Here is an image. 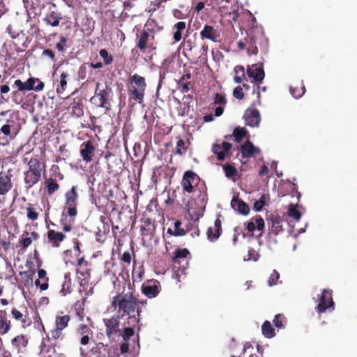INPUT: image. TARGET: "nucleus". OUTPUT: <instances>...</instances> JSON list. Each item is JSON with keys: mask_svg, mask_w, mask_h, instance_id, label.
<instances>
[{"mask_svg": "<svg viewBox=\"0 0 357 357\" xmlns=\"http://www.w3.org/2000/svg\"><path fill=\"white\" fill-rule=\"evenodd\" d=\"M260 152V149L255 147L250 140H247L241 146V153L243 158H251L255 154H259Z\"/></svg>", "mask_w": 357, "mask_h": 357, "instance_id": "23", "label": "nucleus"}, {"mask_svg": "<svg viewBox=\"0 0 357 357\" xmlns=\"http://www.w3.org/2000/svg\"><path fill=\"white\" fill-rule=\"evenodd\" d=\"M77 185H73L64 195V208L70 217H75L77 215V206L78 204L79 195Z\"/></svg>", "mask_w": 357, "mask_h": 357, "instance_id": "6", "label": "nucleus"}, {"mask_svg": "<svg viewBox=\"0 0 357 357\" xmlns=\"http://www.w3.org/2000/svg\"><path fill=\"white\" fill-rule=\"evenodd\" d=\"M39 238V234L36 231L29 232L24 231L22 235L19 239V245L22 250H26V248L32 243L33 240H37Z\"/></svg>", "mask_w": 357, "mask_h": 357, "instance_id": "20", "label": "nucleus"}, {"mask_svg": "<svg viewBox=\"0 0 357 357\" xmlns=\"http://www.w3.org/2000/svg\"><path fill=\"white\" fill-rule=\"evenodd\" d=\"M79 77L82 79H84L86 77V66L85 64L82 65L78 70Z\"/></svg>", "mask_w": 357, "mask_h": 357, "instance_id": "63", "label": "nucleus"}, {"mask_svg": "<svg viewBox=\"0 0 357 357\" xmlns=\"http://www.w3.org/2000/svg\"><path fill=\"white\" fill-rule=\"evenodd\" d=\"M250 45L248 47L247 51L249 55H256L258 53V48L256 45V38L254 36H250Z\"/></svg>", "mask_w": 357, "mask_h": 357, "instance_id": "47", "label": "nucleus"}, {"mask_svg": "<svg viewBox=\"0 0 357 357\" xmlns=\"http://www.w3.org/2000/svg\"><path fill=\"white\" fill-rule=\"evenodd\" d=\"M103 323L105 326V334L109 339L120 336L119 316H112L109 319H104Z\"/></svg>", "mask_w": 357, "mask_h": 357, "instance_id": "8", "label": "nucleus"}, {"mask_svg": "<svg viewBox=\"0 0 357 357\" xmlns=\"http://www.w3.org/2000/svg\"><path fill=\"white\" fill-rule=\"evenodd\" d=\"M223 169L225 173V176L227 178H233L234 176H237L238 172L234 166L231 164L227 163L223 165Z\"/></svg>", "mask_w": 357, "mask_h": 357, "instance_id": "43", "label": "nucleus"}, {"mask_svg": "<svg viewBox=\"0 0 357 357\" xmlns=\"http://www.w3.org/2000/svg\"><path fill=\"white\" fill-rule=\"evenodd\" d=\"M154 33L153 29H144L138 36L136 47L142 52H145L146 49H149V52L155 50L156 45L154 43Z\"/></svg>", "mask_w": 357, "mask_h": 357, "instance_id": "5", "label": "nucleus"}, {"mask_svg": "<svg viewBox=\"0 0 357 357\" xmlns=\"http://www.w3.org/2000/svg\"><path fill=\"white\" fill-rule=\"evenodd\" d=\"M42 56H48L52 60V61H53V62L56 61L55 54H54V52L50 49L44 50L42 53Z\"/></svg>", "mask_w": 357, "mask_h": 357, "instance_id": "61", "label": "nucleus"}, {"mask_svg": "<svg viewBox=\"0 0 357 357\" xmlns=\"http://www.w3.org/2000/svg\"><path fill=\"white\" fill-rule=\"evenodd\" d=\"M70 320V317L68 315L57 316L55 321L56 327L63 330L68 326Z\"/></svg>", "mask_w": 357, "mask_h": 357, "instance_id": "38", "label": "nucleus"}, {"mask_svg": "<svg viewBox=\"0 0 357 357\" xmlns=\"http://www.w3.org/2000/svg\"><path fill=\"white\" fill-rule=\"evenodd\" d=\"M43 169L39 159L31 158L29 160L26 169L24 172V182L26 188H31L41 180Z\"/></svg>", "mask_w": 357, "mask_h": 357, "instance_id": "3", "label": "nucleus"}, {"mask_svg": "<svg viewBox=\"0 0 357 357\" xmlns=\"http://www.w3.org/2000/svg\"><path fill=\"white\" fill-rule=\"evenodd\" d=\"M259 112L257 109L248 110L245 114V124L250 127H257L260 123Z\"/></svg>", "mask_w": 357, "mask_h": 357, "instance_id": "24", "label": "nucleus"}, {"mask_svg": "<svg viewBox=\"0 0 357 357\" xmlns=\"http://www.w3.org/2000/svg\"><path fill=\"white\" fill-rule=\"evenodd\" d=\"M167 232L176 236H184L186 234V231L181 227V222L180 220H176L174 222V231L172 229L169 228Z\"/></svg>", "mask_w": 357, "mask_h": 357, "instance_id": "37", "label": "nucleus"}, {"mask_svg": "<svg viewBox=\"0 0 357 357\" xmlns=\"http://www.w3.org/2000/svg\"><path fill=\"white\" fill-rule=\"evenodd\" d=\"M231 149V144L227 142H223L222 145L213 144L212 151L216 155L217 159L220 161L225 160V154Z\"/></svg>", "mask_w": 357, "mask_h": 357, "instance_id": "21", "label": "nucleus"}, {"mask_svg": "<svg viewBox=\"0 0 357 357\" xmlns=\"http://www.w3.org/2000/svg\"><path fill=\"white\" fill-rule=\"evenodd\" d=\"M34 275L35 270L32 268L21 273V275L24 278V284L25 286H29L32 284Z\"/></svg>", "mask_w": 357, "mask_h": 357, "instance_id": "39", "label": "nucleus"}, {"mask_svg": "<svg viewBox=\"0 0 357 357\" xmlns=\"http://www.w3.org/2000/svg\"><path fill=\"white\" fill-rule=\"evenodd\" d=\"M45 184L48 195H52L59 189V185L52 178H46Z\"/></svg>", "mask_w": 357, "mask_h": 357, "instance_id": "35", "label": "nucleus"}, {"mask_svg": "<svg viewBox=\"0 0 357 357\" xmlns=\"http://www.w3.org/2000/svg\"><path fill=\"white\" fill-rule=\"evenodd\" d=\"M121 261L128 264L131 262V255L129 252H125L121 257Z\"/></svg>", "mask_w": 357, "mask_h": 357, "instance_id": "64", "label": "nucleus"}, {"mask_svg": "<svg viewBox=\"0 0 357 357\" xmlns=\"http://www.w3.org/2000/svg\"><path fill=\"white\" fill-rule=\"evenodd\" d=\"M280 278V274L276 270H273V273L271 274L268 280V284L270 287L274 286L278 284V281Z\"/></svg>", "mask_w": 357, "mask_h": 357, "instance_id": "52", "label": "nucleus"}, {"mask_svg": "<svg viewBox=\"0 0 357 357\" xmlns=\"http://www.w3.org/2000/svg\"><path fill=\"white\" fill-rule=\"evenodd\" d=\"M266 199V195L262 194L260 199L257 200L254 203V208L257 211H260L262 210L264 206L265 205V202Z\"/></svg>", "mask_w": 357, "mask_h": 357, "instance_id": "51", "label": "nucleus"}, {"mask_svg": "<svg viewBox=\"0 0 357 357\" xmlns=\"http://www.w3.org/2000/svg\"><path fill=\"white\" fill-rule=\"evenodd\" d=\"M162 2H163L162 0H154L151 1L149 7V13H153L157 10L160 8Z\"/></svg>", "mask_w": 357, "mask_h": 357, "instance_id": "58", "label": "nucleus"}, {"mask_svg": "<svg viewBox=\"0 0 357 357\" xmlns=\"http://www.w3.org/2000/svg\"><path fill=\"white\" fill-rule=\"evenodd\" d=\"M68 75L64 72H63L60 75V83L56 88V92L58 94L63 93L67 87V77Z\"/></svg>", "mask_w": 357, "mask_h": 357, "instance_id": "41", "label": "nucleus"}, {"mask_svg": "<svg viewBox=\"0 0 357 357\" xmlns=\"http://www.w3.org/2000/svg\"><path fill=\"white\" fill-rule=\"evenodd\" d=\"M28 344L29 338L24 334L17 335L11 340L12 347L18 354L22 353Z\"/></svg>", "mask_w": 357, "mask_h": 357, "instance_id": "17", "label": "nucleus"}, {"mask_svg": "<svg viewBox=\"0 0 357 357\" xmlns=\"http://www.w3.org/2000/svg\"><path fill=\"white\" fill-rule=\"evenodd\" d=\"M76 332L79 335H91L92 336L93 331L91 327L87 324H79L76 329Z\"/></svg>", "mask_w": 357, "mask_h": 357, "instance_id": "46", "label": "nucleus"}, {"mask_svg": "<svg viewBox=\"0 0 357 357\" xmlns=\"http://www.w3.org/2000/svg\"><path fill=\"white\" fill-rule=\"evenodd\" d=\"M190 255V253L187 248H178L176 250V251L174 252V255L172 258V261L174 264H181L182 261L186 260L188 256Z\"/></svg>", "mask_w": 357, "mask_h": 357, "instance_id": "30", "label": "nucleus"}, {"mask_svg": "<svg viewBox=\"0 0 357 357\" xmlns=\"http://www.w3.org/2000/svg\"><path fill=\"white\" fill-rule=\"evenodd\" d=\"M47 243L53 248H59L66 238V235L54 229H49L47 233Z\"/></svg>", "mask_w": 357, "mask_h": 357, "instance_id": "16", "label": "nucleus"}, {"mask_svg": "<svg viewBox=\"0 0 357 357\" xmlns=\"http://www.w3.org/2000/svg\"><path fill=\"white\" fill-rule=\"evenodd\" d=\"M187 147L185 146V143L184 140L182 139H179L176 143V153L179 155H183L186 152Z\"/></svg>", "mask_w": 357, "mask_h": 357, "instance_id": "54", "label": "nucleus"}, {"mask_svg": "<svg viewBox=\"0 0 357 357\" xmlns=\"http://www.w3.org/2000/svg\"><path fill=\"white\" fill-rule=\"evenodd\" d=\"M183 44L184 51L191 52L195 47V43L191 39L184 38Z\"/></svg>", "mask_w": 357, "mask_h": 357, "instance_id": "56", "label": "nucleus"}, {"mask_svg": "<svg viewBox=\"0 0 357 357\" xmlns=\"http://www.w3.org/2000/svg\"><path fill=\"white\" fill-rule=\"evenodd\" d=\"M27 218L31 220H36L38 218V213L36 211L35 208L31 204L27 207Z\"/></svg>", "mask_w": 357, "mask_h": 357, "instance_id": "55", "label": "nucleus"}, {"mask_svg": "<svg viewBox=\"0 0 357 357\" xmlns=\"http://www.w3.org/2000/svg\"><path fill=\"white\" fill-rule=\"evenodd\" d=\"M112 306L117 310L119 317L128 315L133 326L139 321L142 309L138 306V299L133 292L118 294L113 298Z\"/></svg>", "mask_w": 357, "mask_h": 357, "instance_id": "2", "label": "nucleus"}, {"mask_svg": "<svg viewBox=\"0 0 357 357\" xmlns=\"http://www.w3.org/2000/svg\"><path fill=\"white\" fill-rule=\"evenodd\" d=\"M72 280L70 278V273H66L64 276V281L61 285V289L60 290V294L63 296H66V295L70 294L72 292Z\"/></svg>", "mask_w": 357, "mask_h": 357, "instance_id": "31", "label": "nucleus"}, {"mask_svg": "<svg viewBox=\"0 0 357 357\" xmlns=\"http://www.w3.org/2000/svg\"><path fill=\"white\" fill-rule=\"evenodd\" d=\"M246 229L249 232H252L256 229L259 231H262L264 229V219L260 215L252 218L251 221L246 223Z\"/></svg>", "mask_w": 357, "mask_h": 357, "instance_id": "29", "label": "nucleus"}, {"mask_svg": "<svg viewBox=\"0 0 357 357\" xmlns=\"http://www.w3.org/2000/svg\"><path fill=\"white\" fill-rule=\"evenodd\" d=\"M200 36L202 39H206L213 43H217L220 40V31L218 26L215 28L213 26L206 24L200 31Z\"/></svg>", "mask_w": 357, "mask_h": 357, "instance_id": "13", "label": "nucleus"}, {"mask_svg": "<svg viewBox=\"0 0 357 357\" xmlns=\"http://www.w3.org/2000/svg\"><path fill=\"white\" fill-rule=\"evenodd\" d=\"M261 332L264 337L272 338L275 335V328L269 321H265L261 326Z\"/></svg>", "mask_w": 357, "mask_h": 357, "instance_id": "34", "label": "nucleus"}, {"mask_svg": "<svg viewBox=\"0 0 357 357\" xmlns=\"http://www.w3.org/2000/svg\"><path fill=\"white\" fill-rule=\"evenodd\" d=\"M287 323V318L282 314H277L273 319L274 326L280 329L284 328Z\"/></svg>", "mask_w": 357, "mask_h": 357, "instance_id": "40", "label": "nucleus"}, {"mask_svg": "<svg viewBox=\"0 0 357 357\" xmlns=\"http://www.w3.org/2000/svg\"><path fill=\"white\" fill-rule=\"evenodd\" d=\"M183 193L191 195L192 198L200 206H205L208 202L207 187L205 181L195 172L188 170L184 172L181 182Z\"/></svg>", "mask_w": 357, "mask_h": 357, "instance_id": "1", "label": "nucleus"}, {"mask_svg": "<svg viewBox=\"0 0 357 357\" xmlns=\"http://www.w3.org/2000/svg\"><path fill=\"white\" fill-rule=\"evenodd\" d=\"M155 221L146 215L141 218L140 232L142 236H153L155 231Z\"/></svg>", "mask_w": 357, "mask_h": 357, "instance_id": "15", "label": "nucleus"}, {"mask_svg": "<svg viewBox=\"0 0 357 357\" xmlns=\"http://www.w3.org/2000/svg\"><path fill=\"white\" fill-rule=\"evenodd\" d=\"M289 91L293 97L295 98H299L305 93V87L303 83L301 82L296 84L295 86H290Z\"/></svg>", "mask_w": 357, "mask_h": 357, "instance_id": "32", "label": "nucleus"}, {"mask_svg": "<svg viewBox=\"0 0 357 357\" xmlns=\"http://www.w3.org/2000/svg\"><path fill=\"white\" fill-rule=\"evenodd\" d=\"M134 334L135 330L133 327H125L123 330V333L121 334L120 335L122 336L123 340L125 342H128L130 340V337L134 335Z\"/></svg>", "mask_w": 357, "mask_h": 357, "instance_id": "49", "label": "nucleus"}, {"mask_svg": "<svg viewBox=\"0 0 357 357\" xmlns=\"http://www.w3.org/2000/svg\"><path fill=\"white\" fill-rule=\"evenodd\" d=\"M288 215L296 221H298L301 218V213L298 210L297 206L294 204L289 205Z\"/></svg>", "mask_w": 357, "mask_h": 357, "instance_id": "45", "label": "nucleus"}, {"mask_svg": "<svg viewBox=\"0 0 357 357\" xmlns=\"http://www.w3.org/2000/svg\"><path fill=\"white\" fill-rule=\"evenodd\" d=\"M12 175L0 172V195H5L13 188Z\"/></svg>", "mask_w": 357, "mask_h": 357, "instance_id": "19", "label": "nucleus"}, {"mask_svg": "<svg viewBox=\"0 0 357 357\" xmlns=\"http://www.w3.org/2000/svg\"><path fill=\"white\" fill-rule=\"evenodd\" d=\"M268 223L271 222L270 232L275 235H278L280 232L284 231L283 223L284 221L279 215H271V218L267 220Z\"/></svg>", "mask_w": 357, "mask_h": 357, "instance_id": "22", "label": "nucleus"}, {"mask_svg": "<svg viewBox=\"0 0 357 357\" xmlns=\"http://www.w3.org/2000/svg\"><path fill=\"white\" fill-rule=\"evenodd\" d=\"M62 331L63 330L59 329V328L56 327L54 330H52L51 331L52 338L54 339V340L59 339L61 336V335H62Z\"/></svg>", "mask_w": 357, "mask_h": 357, "instance_id": "62", "label": "nucleus"}, {"mask_svg": "<svg viewBox=\"0 0 357 357\" xmlns=\"http://www.w3.org/2000/svg\"><path fill=\"white\" fill-rule=\"evenodd\" d=\"M80 148L82 160L86 162H91L96 150L93 142L91 140L85 141L81 144Z\"/></svg>", "mask_w": 357, "mask_h": 357, "instance_id": "12", "label": "nucleus"}, {"mask_svg": "<svg viewBox=\"0 0 357 357\" xmlns=\"http://www.w3.org/2000/svg\"><path fill=\"white\" fill-rule=\"evenodd\" d=\"M128 93L130 99L139 103L144 100L146 83L145 78L137 74L130 76L128 80Z\"/></svg>", "mask_w": 357, "mask_h": 357, "instance_id": "4", "label": "nucleus"}, {"mask_svg": "<svg viewBox=\"0 0 357 357\" xmlns=\"http://www.w3.org/2000/svg\"><path fill=\"white\" fill-rule=\"evenodd\" d=\"M72 105V113L77 117H81L84 115L83 104L81 102L74 101Z\"/></svg>", "mask_w": 357, "mask_h": 357, "instance_id": "42", "label": "nucleus"}, {"mask_svg": "<svg viewBox=\"0 0 357 357\" xmlns=\"http://www.w3.org/2000/svg\"><path fill=\"white\" fill-rule=\"evenodd\" d=\"M12 318L16 321H19L22 327L25 328L30 326L32 324L31 319L29 317V312L26 307H21V309H18L17 307H13L11 311Z\"/></svg>", "mask_w": 357, "mask_h": 357, "instance_id": "10", "label": "nucleus"}, {"mask_svg": "<svg viewBox=\"0 0 357 357\" xmlns=\"http://www.w3.org/2000/svg\"><path fill=\"white\" fill-rule=\"evenodd\" d=\"M11 328V321L8 319L6 311L0 310V335L8 333Z\"/></svg>", "mask_w": 357, "mask_h": 357, "instance_id": "26", "label": "nucleus"}, {"mask_svg": "<svg viewBox=\"0 0 357 357\" xmlns=\"http://www.w3.org/2000/svg\"><path fill=\"white\" fill-rule=\"evenodd\" d=\"M186 28V24L185 22H178L174 26V29L176 31L174 33L173 38L175 42H178L182 38V31Z\"/></svg>", "mask_w": 357, "mask_h": 357, "instance_id": "36", "label": "nucleus"}, {"mask_svg": "<svg viewBox=\"0 0 357 357\" xmlns=\"http://www.w3.org/2000/svg\"><path fill=\"white\" fill-rule=\"evenodd\" d=\"M100 56L103 59L105 65H110L113 62V56L108 54L105 49H102L99 52Z\"/></svg>", "mask_w": 357, "mask_h": 357, "instance_id": "48", "label": "nucleus"}, {"mask_svg": "<svg viewBox=\"0 0 357 357\" xmlns=\"http://www.w3.org/2000/svg\"><path fill=\"white\" fill-rule=\"evenodd\" d=\"M38 78L29 77L26 82H23L20 79H17L14 82V85L17 87L18 91H31L34 90V84L36 83Z\"/></svg>", "mask_w": 357, "mask_h": 357, "instance_id": "28", "label": "nucleus"}, {"mask_svg": "<svg viewBox=\"0 0 357 357\" xmlns=\"http://www.w3.org/2000/svg\"><path fill=\"white\" fill-rule=\"evenodd\" d=\"M178 84V90L184 93H187L190 90V87H189V85L190 84V82H181V84Z\"/></svg>", "mask_w": 357, "mask_h": 357, "instance_id": "60", "label": "nucleus"}, {"mask_svg": "<svg viewBox=\"0 0 357 357\" xmlns=\"http://www.w3.org/2000/svg\"><path fill=\"white\" fill-rule=\"evenodd\" d=\"M214 104L220 106H225L227 104V100L224 93H216L214 97Z\"/></svg>", "mask_w": 357, "mask_h": 357, "instance_id": "50", "label": "nucleus"}, {"mask_svg": "<svg viewBox=\"0 0 357 357\" xmlns=\"http://www.w3.org/2000/svg\"><path fill=\"white\" fill-rule=\"evenodd\" d=\"M247 74L250 77L254 79V80L261 84L264 79L265 73L261 64L255 63L252 66H248Z\"/></svg>", "mask_w": 357, "mask_h": 357, "instance_id": "14", "label": "nucleus"}, {"mask_svg": "<svg viewBox=\"0 0 357 357\" xmlns=\"http://www.w3.org/2000/svg\"><path fill=\"white\" fill-rule=\"evenodd\" d=\"M233 96L238 100H242L244 98L243 87L241 86H236L233 91Z\"/></svg>", "mask_w": 357, "mask_h": 357, "instance_id": "57", "label": "nucleus"}, {"mask_svg": "<svg viewBox=\"0 0 357 357\" xmlns=\"http://www.w3.org/2000/svg\"><path fill=\"white\" fill-rule=\"evenodd\" d=\"M61 19V17L59 16L58 13L52 11V13L46 15V17L44 18V21L48 25H51L52 26H57L59 25Z\"/></svg>", "mask_w": 357, "mask_h": 357, "instance_id": "33", "label": "nucleus"}, {"mask_svg": "<svg viewBox=\"0 0 357 357\" xmlns=\"http://www.w3.org/2000/svg\"><path fill=\"white\" fill-rule=\"evenodd\" d=\"M317 301L318 304L315 307V311L319 314L325 313L327 310H333L335 308L332 291L330 289H324Z\"/></svg>", "mask_w": 357, "mask_h": 357, "instance_id": "7", "label": "nucleus"}, {"mask_svg": "<svg viewBox=\"0 0 357 357\" xmlns=\"http://www.w3.org/2000/svg\"><path fill=\"white\" fill-rule=\"evenodd\" d=\"M222 234V222L219 218H216L214 225L209 227L206 231V236L208 241H215Z\"/></svg>", "mask_w": 357, "mask_h": 357, "instance_id": "18", "label": "nucleus"}, {"mask_svg": "<svg viewBox=\"0 0 357 357\" xmlns=\"http://www.w3.org/2000/svg\"><path fill=\"white\" fill-rule=\"evenodd\" d=\"M89 266V262H86L85 266L79 267L76 269L77 279L79 280V284L81 286L84 285L91 278V270Z\"/></svg>", "mask_w": 357, "mask_h": 357, "instance_id": "27", "label": "nucleus"}, {"mask_svg": "<svg viewBox=\"0 0 357 357\" xmlns=\"http://www.w3.org/2000/svg\"><path fill=\"white\" fill-rule=\"evenodd\" d=\"M68 39L66 37L62 36L59 41L56 44V49L61 52L65 51V48L67 47V43Z\"/></svg>", "mask_w": 357, "mask_h": 357, "instance_id": "53", "label": "nucleus"}, {"mask_svg": "<svg viewBox=\"0 0 357 357\" xmlns=\"http://www.w3.org/2000/svg\"><path fill=\"white\" fill-rule=\"evenodd\" d=\"M11 126L9 124H5L1 128V132L6 136H9L10 139H13L15 136L10 135Z\"/></svg>", "mask_w": 357, "mask_h": 357, "instance_id": "59", "label": "nucleus"}, {"mask_svg": "<svg viewBox=\"0 0 357 357\" xmlns=\"http://www.w3.org/2000/svg\"><path fill=\"white\" fill-rule=\"evenodd\" d=\"M231 208L239 213L246 215L250 212L249 206L238 197H234L231 201Z\"/></svg>", "mask_w": 357, "mask_h": 357, "instance_id": "25", "label": "nucleus"}, {"mask_svg": "<svg viewBox=\"0 0 357 357\" xmlns=\"http://www.w3.org/2000/svg\"><path fill=\"white\" fill-rule=\"evenodd\" d=\"M100 85V84L97 82L95 91V95L99 98L98 107L109 110L111 109V105L109 102V97L111 89L106 87L105 89L99 90Z\"/></svg>", "mask_w": 357, "mask_h": 357, "instance_id": "11", "label": "nucleus"}, {"mask_svg": "<svg viewBox=\"0 0 357 357\" xmlns=\"http://www.w3.org/2000/svg\"><path fill=\"white\" fill-rule=\"evenodd\" d=\"M248 132L244 128H236L233 131V135L237 142H240L246 137Z\"/></svg>", "mask_w": 357, "mask_h": 357, "instance_id": "44", "label": "nucleus"}, {"mask_svg": "<svg viewBox=\"0 0 357 357\" xmlns=\"http://www.w3.org/2000/svg\"><path fill=\"white\" fill-rule=\"evenodd\" d=\"M141 289L144 295L149 298H153L156 297L160 292L161 284L157 280H147L142 284Z\"/></svg>", "mask_w": 357, "mask_h": 357, "instance_id": "9", "label": "nucleus"}]
</instances>
